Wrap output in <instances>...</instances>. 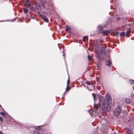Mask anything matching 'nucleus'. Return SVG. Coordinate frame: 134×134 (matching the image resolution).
<instances>
[{
    "mask_svg": "<svg viewBox=\"0 0 134 134\" xmlns=\"http://www.w3.org/2000/svg\"><path fill=\"white\" fill-rule=\"evenodd\" d=\"M98 96L99 99V103L94 106V111H97L98 112L101 111L102 112L106 113L110 111V109L109 104L110 96L108 94L106 95L105 100L104 97L98 94Z\"/></svg>",
    "mask_w": 134,
    "mask_h": 134,
    "instance_id": "f257e3e1",
    "label": "nucleus"
},
{
    "mask_svg": "<svg viewBox=\"0 0 134 134\" xmlns=\"http://www.w3.org/2000/svg\"><path fill=\"white\" fill-rule=\"evenodd\" d=\"M107 28L105 26L102 27L101 25H99L98 27V29L101 31V33L103 35H106L109 32L108 31L106 30Z\"/></svg>",
    "mask_w": 134,
    "mask_h": 134,
    "instance_id": "f03ea898",
    "label": "nucleus"
},
{
    "mask_svg": "<svg viewBox=\"0 0 134 134\" xmlns=\"http://www.w3.org/2000/svg\"><path fill=\"white\" fill-rule=\"evenodd\" d=\"M122 111L121 108L118 107L114 111V114L115 116H117L119 115Z\"/></svg>",
    "mask_w": 134,
    "mask_h": 134,
    "instance_id": "7ed1b4c3",
    "label": "nucleus"
},
{
    "mask_svg": "<svg viewBox=\"0 0 134 134\" xmlns=\"http://www.w3.org/2000/svg\"><path fill=\"white\" fill-rule=\"evenodd\" d=\"M105 52L104 48L102 47L101 49V53L99 56V59L100 61H101L104 58V57Z\"/></svg>",
    "mask_w": 134,
    "mask_h": 134,
    "instance_id": "20e7f679",
    "label": "nucleus"
},
{
    "mask_svg": "<svg viewBox=\"0 0 134 134\" xmlns=\"http://www.w3.org/2000/svg\"><path fill=\"white\" fill-rule=\"evenodd\" d=\"M36 130L34 131L33 132V134H41L40 130L41 129V128L40 126L37 127L36 128Z\"/></svg>",
    "mask_w": 134,
    "mask_h": 134,
    "instance_id": "39448f33",
    "label": "nucleus"
},
{
    "mask_svg": "<svg viewBox=\"0 0 134 134\" xmlns=\"http://www.w3.org/2000/svg\"><path fill=\"white\" fill-rule=\"evenodd\" d=\"M106 65L110 66V64H111V62L109 60H107L106 61Z\"/></svg>",
    "mask_w": 134,
    "mask_h": 134,
    "instance_id": "423d86ee",
    "label": "nucleus"
},
{
    "mask_svg": "<svg viewBox=\"0 0 134 134\" xmlns=\"http://www.w3.org/2000/svg\"><path fill=\"white\" fill-rule=\"evenodd\" d=\"M42 19L45 21L46 22H48V20L47 19V18L44 15H43L42 16Z\"/></svg>",
    "mask_w": 134,
    "mask_h": 134,
    "instance_id": "0eeeda50",
    "label": "nucleus"
},
{
    "mask_svg": "<svg viewBox=\"0 0 134 134\" xmlns=\"http://www.w3.org/2000/svg\"><path fill=\"white\" fill-rule=\"evenodd\" d=\"M66 30L67 32H70V27L69 26H66Z\"/></svg>",
    "mask_w": 134,
    "mask_h": 134,
    "instance_id": "6e6552de",
    "label": "nucleus"
},
{
    "mask_svg": "<svg viewBox=\"0 0 134 134\" xmlns=\"http://www.w3.org/2000/svg\"><path fill=\"white\" fill-rule=\"evenodd\" d=\"M69 80H68L67 81V87H66V91H68L69 90L68 89V85L69 83Z\"/></svg>",
    "mask_w": 134,
    "mask_h": 134,
    "instance_id": "1a4fd4ad",
    "label": "nucleus"
},
{
    "mask_svg": "<svg viewBox=\"0 0 134 134\" xmlns=\"http://www.w3.org/2000/svg\"><path fill=\"white\" fill-rule=\"evenodd\" d=\"M23 10L24 12L25 13H27L28 12V10L26 8H24Z\"/></svg>",
    "mask_w": 134,
    "mask_h": 134,
    "instance_id": "9d476101",
    "label": "nucleus"
},
{
    "mask_svg": "<svg viewBox=\"0 0 134 134\" xmlns=\"http://www.w3.org/2000/svg\"><path fill=\"white\" fill-rule=\"evenodd\" d=\"M130 33V32L129 30L127 31L126 32V34L125 35L127 37H128Z\"/></svg>",
    "mask_w": 134,
    "mask_h": 134,
    "instance_id": "9b49d317",
    "label": "nucleus"
},
{
    "mask_svg": "<svg viewBox=\"0 0 134 134\" xmlns=\"http://www.w3.org/2000/svg\"><path fill=\"white\" fill-rule=\"evenodd\" d=\"M88 38V37L87 36H84L83 38V41H85V40H87Z\"/></svg>",
    "mask_w": 134,
    "mask_h": 134,
    "instance_id": "f8f14e48",
    "label": "nucleus"
},
{
    "mask_svg": "<svg viewBox=\"0 0 134 134\" xmlns=\"http://www.w3.org/2000/svg\"><path fill=\"white\" fill-rule=\"evenodd\" d=\"M0 114L1 115L3 116V117H6L5 115L4 112H1L0 113Z\"/></svg>",
    "mask_w": 134,
    "mask_h": 134,
    "instance_id": "ddd939ff",
    "label": "nucleus"
},
{
    "mask_svg": "<svg viewBox=\"0 0 134 134\" xmlns=\"http://www.w3.org/2000/svg\"><path fill=\"white\" fill-rule=\"evenodd\" d=\"M125 102L127 103H130V100L129 99H125Z\"/></svg>",
    "mask_w": 134,
    "mask_h": 134,
    "instance_id": "4468645a",
    "label": "nucleus"
},
{
    "mask_svg": "<svg viewBox=\"0 0 134 134\" xmlns=\"http://www.w3.org/2000/svg\"><path fill=\"white\" fill-rule=\"evenodd\" d=\"M129 81L131 84L133 85H134V81L131 80H129Z\"/></svg>",
    "mask_w": 134,
    "mask_h": 134,
    "instance_id": "2eb2a0df",
    "label": "nucleus"
},
{
    "mask_svg": "<svg viewBox=\"0 0 134 134\" xmlns=\"http://www.w3.org/2000/svg\"><path fill=\"white\" fill-rule=\"evenodd\" d=\"M125 35V32H122L120 34L121 36H124Z\"/></svg>",
    "mask_w": 134,
    "mask_h": 134,
    "instance_id": "dca6fc26",
    "label": "nucleus"
},
{
    "mask_svg": "<svg viewBox=\"0 0 134 134\" xmlns=\"http://www.w3.org/2000/svg\"><path fill=\"white\" fill-rule=\"evenodd\" d=\"M88 58L89 60H90L92 59V57L91 56L88 55Z\"/></svg>",
    "mask_w": 134,
    "mask_h": 134,
    "instance_id": "f3484780",
    "label": "nucleus"
},
{
    "mask_svg": "<svg viewBox=\"0 0 134 134\" xmlns=\"http://www.w3.org/2000/svg\"><path fill=\"white\" fill-rule=\"evenodd\" d=\"M86 83L88 85L91 84V82L90 81H87L86 82Z\"/></svg>",
    "mask_w": 134,
    "mask_h": 134,
    "instance_id": "a211bd4d",
    "label": "nucleus"
},
{
    "mask_svg": "<svg viewBox=\"0 0 134 134\" xmlns=\"http://www.w3.org/2000/svg\"><path fill=\"white\" fill-rule=\"evenodd\" d=\"M93 94H92V96H93V99H94V102H95V100H96V98H95V96H94L93 95Z\"/></svg>",
    "mask_w": 134,
    "mask_h": 134,
    "instance_id": "6ab92c4d",
    "label": "nucleus"
},
{
    "mask_svg": "<svg viewBox=\"0 0 134 134\" xmlns=\"http://www.w3.org/2000/svg\"><path fill=\"white\" fill-rule=\"evenodd\" d=\"M3 120V118L1 116H0V120L2 121Z\"/></svg>",
    "mask_w": 134,
    "mask_h": 134,
    "instance_id": "aec40b11",
    "label": "nucleus"
},
{
    "mask_svg": "<svg viewBox=\"0 0 134 134\" xmlns=\"http://www.w3.org/2000/svg\"><path fill=\"white\" fill-rule=\"evenodd\" d=\"M0 134H3L1 131H0Z\"/></svg>",
    "mask_w": 134,
    "mask_h": 134,
    "instance_id": "412c9836",
    "label": "nucleus"
},
{
    "mask_svg": "<svg viewBox=\"0 0 134 134\" xmlns=\"http://www.w3.org/2000/svg\"><path fill=\"white\" fill-rule=\"evenodd\" d=\"M96 56H98V55H97V53H96Z\"/></svg>",
    "mask_w": 134,
    "mask_h": 134,
    "instance_id": "4be33fe9",
    "label": "nucleus"
},
{
    "mask_svg": "<svg viewBox=\"0 0 134 134\" xmlns=\"http://www.w3.org/2000/svg\"><path fill=\"white\" fill-rule=\"evenodd\" d=\"M116 34H118V32H116Z\"/></svg>",
    "mask_w": 134,
    "mask_h": 134,
    "instance_id": "5701e85b",
    "label": "nucleus"
},
{
    "mask_svg": "<svg viewBox=\"0 0 134 134\" xmlns=\"http://www.w3.org/2000/svg\"><path fill=\"white\" fill-rule=\"evenodd\" d=\"M63 56H65V55L64 54H63Z\"/></svg>",
    "mask_w": 134,
    "mask_h": 134,
    "instance_id": "b1692460",
    "label": "nucleus"
},
{
    "mask_svg": "<svg viewBox=\"0 0 134 134\" xmlns=\"http://www.w3.org/2000/svg\"><path fill=\"white\" fill-rule=\"evenodd\" d=\"M97 66L98 67V64H97Z\"/></svg>",
    "mask_w": 134,
    "mask_h": 134,
    "instance_id": "393cba45",
    "label": "nucleus"
},
{
    "mask_svg": "<svg viewBox=\"0 0 134 134\" xmlns=\"http://www.w3.org/2000/svg\"><path fill=\"white\" fill-rule=\"evenodd\" d=\"M2 22L4 21H1Z\"/></svg>",
    "mask_w": 134,
    "mask_h": 134,
    "instance_id": "a878e982",
    "label": "nucleus"
},
{
    "mask_svg": "<svg viewBox=\"0 0 134 134\" xmlns=\"http://www.w3.org/2000/svg\"><path fill=\"white\" fill-rule=\"evenodd\" d=\"M129 134H131L130 133H129Z\"/></svg>",
    "mask_w": 134,
    "mask_h": 134,
    "instance_id": "bb28decb",
    "label": "nucleus"
},
{
    "mask_svg": "<svg viewBox=\"0 0 134 134\" xmlns=\"http://www.w3.org/2000/svg\"><path fill=\"white\" fill-rule=\"evenodd\" d=\"M0 107H1V105H0Z\"/></svg>",
    "mask_w": 134,
    "mask_h": 134,
    "instance_id": "cd10ccee",
    "label": "nucleus"
}]
</instances>
